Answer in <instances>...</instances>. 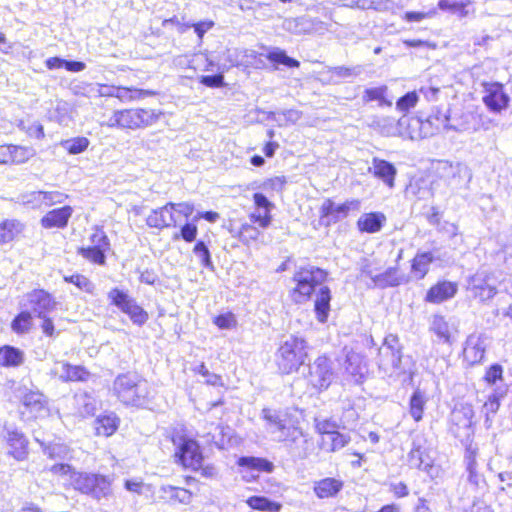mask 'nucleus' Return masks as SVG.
Wrapping results in <instances>:
<instances>
[{"mask_svg":"<svg viewBox=\"0 0 512 512\" xmlns=\"http://www.w3.org/2000/svg\"><path fill=\"white\" fill-rule=\"evenodd\" d=\"M327 273L316 267L301 268L294 275L296 287L291 291V298L295 303L306 302L317 286L314 310L319 322L327 321L330 312L331 292L327 286H323Z\"/></svg>","mask_w":512,"mask_h":512,"instance_id":"1","label":"nucleus"},{"mask_svg":"<svg viewBox=\"0 0 512 512\" xmlns=\"http://www.w3.org/2000/svg\"><path fill=\"white\" fill-rule=\"evenodd\" d=\"M112 391L126 406L145 408L153 398L149 383L132 372L118 375L113 382Z\"/></svg>","mask_w":512,"mask_h":512,"instance_id":"2","label":"nucleus"},{"mask_svg":"<svg viewBox=\"0 0 512 512\" xmlns=\"http://www.w3.org/2000/svg\"><path fill=\"white\" fill-rule=\"evenodd\" d=\"M308 344L304 338L290 335L281 342L275 354V362L283 374H291L305 363Z\"/></svg>","mask_w":512,"mask_h":512,"instance_id":"3","label":"nucleus"},{"mask_svg":"<svg viewBox=\"0 0 512 512\" xmlns=\"http://www.w3.org/2000/svg\"><path fill=\"white\" fill-rule=\"evenodd\" d=\"M402 352L399 339L394 334L385 337L379 349V369L390 378L405 376L407 371L402 366Z\"/></svg>","mask_w":512,"mask_h":512,"instance_id":"4","label":"nucleus"},{"mask_svg":"<svg viewBox=\"0 0 512 512\" xmlns=\"http://www.w3.org/2000/svg\"><path fill=\"white\" fill-rule=\"evenodd\" d=\"M262 418L266 422L268 432L276 434L278 441L296 442L303 436L302 431L290 423L286 412L264 408L262 410Z\"/></svg>","mask_w":512,"mask_h":512,"instance_id":"5","label":"nucleus"},{"mask_svg":"<svg viewBox=\"0 0 512 512\" xmlns=\"http://www.w3.org/2000/svg\"><path fill=\"white\" fill-rule=\"evenodd\" d=\"M173 443L176 446L175 457L181 465L194 471L201 468L203 455L195 440L179 436L173 438Z\"/></svg>","mask_w":512,"mask_h":512,"instance_id":"6","label":"nucleus"},{"mask_svg":"<svg viewBox=\"0 0 512 512\" xmlns=\"http://www.w3.org/2000/svg\"><path fill=\"white\" fill-rule=\"evenodd\" d=\"M332 361L325 355L318 356L312 364L309 365L308 381L316 390H326L335 378V372L332 367Z\"/></svg>","mask_w":512,"mask_h":512,"instance_id":"7","label":"nucleus"},{"mask_svg":"<svg viewBox=\"0 0 512 512\" xmlns=\"http://www.w3.org/2000/svg\"><path fill=\"white\" fill-rule=\"evenodd\" d=\"M3 438L7 446V454L17 461H24L29 454V441L19 429L13 426H4Z\"/></svg>","mask_w":512,"mask_h":512,"instance_id":"8","label":"nucleus"},{"mask_svg":"<svg viewBox=\"0 0 512 512\" xmlns=\"http://www.w3.org/2000/svg\"><path fill=\"white\" fill-rule=\"evenodd\" d=\"M430 331L437 337L439 343L449 346L456 342L459 334L457 321L439 314L431 317Z\"/></svg>","mask_w":512,"mask_h":512,"instance_id":"9","label":"nucleus"},{"mask_svg":"<svg viewBox=\"0 0 512 512\" xmlns=\"http://www.w3.org/2000/svg\"><path fill=\"white\" fill-rule=\"evenodd\" d=\"M108 297L122 312L129 315L133 323L142 325L148 319L147 313L132 298L119 289H112Z\"/></svg>","mask_w":512,"mask_h":512,"instance_id":"10","label":"nucleus"},{"mask_svg":"<svg viewBox=\"0 0 512 512\" xmlns=\"http://www.w3.org/2000/svg\"><path fill=\"white\" fill-rule=\"evenodd\" d=\"M483 103L492 112L499 113L505 110L510 102L509 95L504 91L502 84L483 83Z\"/></svg>","mask_w":512,"mask_h":512,"instance_id":"11","label":"nucleus"},{"mask_svg":"<svg viewBox=\"0 0 512 512\" xmlns=\"http://www.w3.org/2000/svg\"><path fill=\"white\" fill-rule=\"evenodd\" d=\"M120 111L121 129L136 130L152 125L157 116L152 110L123 109Z\"/></svg>","mask_w":512,"mask_h":512,"instance_id":"12","label":"nucleus"},{"mask_svg":"<svg viewBox=\"0 0 512 512\" xmlns=\"http://www.w3.org/2000/svg\"><path fill=\"white\" fill-rule=\"evenodd\" d=\"M343 368L348 379L355 384L362 383L368 374L365 357L353 350L347 351Z\"/></svg>","mask_w":512,"mask_h":512,"instance_id":"13","label":"nucleus"},{"mask_svg":"<svg viewBox=\"0 0 512 512\" xmlns=\"http://www.w3.org/2000/svg\"><path fill=\"white\" fill-rule=\"evenodd\" d=\"M360 201L352 199L341 204H336L331 200H326L321 207L323 216L329 217L333 221H338L348 216L350 211L360 209Z\"/></svg>","mask_w":512,"mask_h":512,"instance_id":"14","label":"nucleus"},{"mask_svg":"<svg viewBox=\"0 0 512 512\" xmlns=\"http://www.w3.org/2000/svg\"><path fill=\"white\" fill-rule=\"evenodd\" d=\"M485 355V338L481 334H471L468 336L463 349L464 360L474 365L480 363Z\"/></svg>","mask_w":512,"mask_h":512,"instance_id":"15","label":"nucleus"},{"mask_svg":"<svg viewBox=\"0 0 512 512\" xmlns=\"http://www.w3.org/2000/svg\"><path fill=\"white\" fill-rule=\"evenodd\" d=\"M408 462L411 467L423 470L432 475L434 466L425 447L423 446L422 439L417 438L413 441L412 449L408 454Z\"/></svg>","mask_w":512,"mask_h":512,"instance_id":"16","label":"nucleus"},{"mask_svg":"<svg viewBox=\"0 0 512 512\" xmlns=\"http://www.w3.org/2000/svg\"><path fill=\"white\" fill-rule=\"evenodd\" d=\"M72 214L73 208L71 206H63L61 208L53 209L41 218L40 224L45 229H63L67 226Z\"/></svg>","mask_w":512,"mask_h":512,"instance_id":"17","label":"nucleus"},{"mask_svg":"<svg viewBox=\"0 0 512 512\" xmlns=\"http://www.w3.org/2000/svg\"><path fill=\"white\" fill-rule=\"evenodd\" d=\"M146 224L151 228L157 229L174 227L173 202L152 210L146 219Z\"/></svg>","mask_w":512,"mask_h":512,"instance_id":"18","label":"nucleus"},{"mask_svg":"<svg viewBox=\"0 0 512 512\" xmlns=\"http://www.w3.org/2000/svg\"><path fill=\"white\" fill-rule=\"evenodd\" d=\"M28 301L38 317H44L46 313L54 310L56 302L45 290H34L27 295Z\"/></svg>","mask_w":512,"mask_h":512,"instance_id":"19","label":"nucleus"},{"mask_svg":"<svg viewBox=\"0 0 512 512\" xmlns=\"http://www.w3.org/2000/svg\"><path fill=\"white\" fill-rule=\"evenodd\" d=\"M469 288L473 295L481 301H487L496 294V288L488 282L487 275L484 272H477L471 277Z\"/></svg>","mask_w":512,"mask_h":512,"instance_id":"20","label":"nucleus"},{"mask_svg":"<svg viewBox=\"0 0 512 512\" xmlns=\"http://www.w3.org/2000/svg\"><path fill=\"white\" fill-rule=\"evenodd\" d=\"M457 290L458 286L456 283L441 281L428 290L425 300L430 303L439 304L453 298L457 293Z\"/></svg>","mask_w":512,"mask_h":512,"instance_id":"21","label":"nucleus"},{"mask_svg":"<svg viewBox=\"0 0 512 512\" xmlns=\"http://www.w3.org/2000/svg\"><path fill=\"white\" fill-rule=\"evenodd\" d=\"M344 482L338 478L326 477L315 481L313 491L317 498L328 499L336 497L343 489Z\"/></svg>","mask_w":512,"mask_h":512,"instance_id":"22","label":"nucleus"},{"mask_svg":"<svg viewBox=\"0 0 512 512\" xmlns=\"http://www.w3.org/2000/svg\"><path fill=\"white\" fill-rule=\"evenodd\" d=\"M53 373L62 381H85L89 373L82 366H73L65 362H57Z\"/></svg>","mask_w":512,"mask_h":512,"instance_id":"23","label":"nucleus"},{"mask_svg":"<svg viewBox=\"0 0 512 512\" xmlns=\"http://www.w3.org/2000/svg\"><path fill=\"white\" fill-rule=\"evenodd\" d=\"M95 481H92L85 491V495L92 497L95 500L108 498L112 494V479L109 476L95 473Z\"/></svg>","mask_w":512,"mask_h":512,"instance_id":"24","label":"nucleus"},{"mask_svg":"<svg viewBox=\"0 0 512 512\" xmlns=\"http://www.w3.org/2000/svg\"><path fill=\"white\" fill-rule=\"evenodd\" d=\"M73 405L75 410L74 414L79 418L92 417L97 411L96 399L86 392L75 394L73 397Z\"/></svg>","mask_w":512,"mask_h":512,"instance_id":"25","label":"nucleus"},{"mask_svg":"<svg viewBox=\"0 0 512 512\" xmlns=\"http://www.w3.org/2000/svg\"><path fill=\"white\" fill-rule=\"evenodd\" d=\"M321 448L327 452H335L345 447L350 442L347 434L338 431H327L320 428Z\"/></svg>","mask_w":512,"mask_h":512,"instance_id":"26","label":"nucleus"},{"mask_svg":"<svg viewBox=\"0 0 512 512\" xmlns=\"http://www.w3.org/2000/svg\"><path fill=\"white\" fill-rule=\"evenodd\" d=\"M421 125V118L404 115L399 119V136L411 140L423 139Z\"/></svg>","mask_w":512,"mask_h":512,"instance_id":"27","label":"nucleus"},{"mask_svg":"<svg viewBox=\"0 0 512 512\" xmlns=\"http://www.w3.org/2000/svg\"><path fill=\"white\" fill-rule=\"evenodd\" d=\"M369 172L381 179L390 188L394 187L396 168L393 164L379 158H373L372 167L369 168Z\"/></svg>","mask_w":512,"mask_h":512,"instance_id":"28","label":"nucleus"},{"mask_svg":"<svg viewBox=\"0 0 512 512\" xmlns=\"http://www.w3.org/2000/svg\"><path fill=\"white\" fill-rule=\"evenodd\" d=\"M363 273L371 278L374 285L380 288L398 286L404 281V276L398 273L397 268H388L385 272L374 275L372 271L363 270Z\"/></svg>","mask_w":512,"mask_h":512,"instance_id":"29","label":"nucleus"},{"mask_svg":"<svg viewBox=\"0 0 512 512\" xmlns=\"http://www.w3.org/2000/svg\"><path fill=\"white\" fill-rule=\"evenodd\" d=\"M422 136L424 138L431 137L443 129H450L449 117L446 114L437 112L430 115L427 119L422 120Z\"/></svg>","mask_w":512,"mask_h":512,"instance_id":"30","label":"nucleus"},{"mask_svg":"<svg viewBox=\"0 0 512 512\" xmlns=\"http://www.w3.org/2000/svg\"><path fill=\"white\" fill-rule=\"evenodd\" d=\"M23 405L35 417L43 416L47 413V402L43 394L30 391L22 397Z\"/></svg>","mask_w":512,"mask_h":512,"instance_id":"31","label":"nucleus"},{"mask_svg":"<svg viewBox=\"0 0 512 512\" xmlns=\"http://www.w3.org/2000/svg\"><path fill=\"white\" fill-rule=\"evenodd\" d=\"M238 465L251 472L249 476L244 475L245 478L255 479L258 477V474H254V472H271L273 470V464L263 458L241 457L238 460Z\"/></svg>","mask_w":512,"mask_h":512,"instance_id":"32","label":"nucleus"},{"mask_svg":"<svg viewBox=\"0 0 512 512\" xmlns=\"http://www.w3.org/2000/svg\"><path fill=\"white\" fill-rule=\"evenodd\" d=\"M25 225L16 219H5L0 222V244L13 241L24 231Z\"/></svg>","mask_w":512,"mask_h":512,"instance_id":"33","label":"nucleus"},{"mask_svg":"<svg viewBox=\"0 0 512 512\" xmlns=\"http://www.w3.org/2000/svg\"><path fill=\"white\" fill-rule=\"evenodd\" d=\"M385 220L386 217L382 213H366L358 219L357 226L362 232L376 233L381 230Z\"/></svg>","mask_w":512,"mask_h":512,"instance_id":"34","label":"nucleus"},{"mask_svg":"<svg viewBox=\"0 0 512 512\" xmlns=\"http://www.w3.org/2000/svg\"><path fill=\"white\" fill-rule=\"evenodd\" d=\"M434 261L431 252H418L412 260L411 272L417 279H423L429 271L430 264Z\"/></svg>","mask_w":512,"mask_h":512,"instance_id":"35","label":"nucleus"},{"mask_svg":"<svg viewBox=\"0 0 512 512\" xmlns=\"http://www.w3.org/2000/svg\"><path fill=\"white\" fill-rule=\"evenodd\" d=\"M439 170L441 172L442 177H464L467 178V181L469 182L472 178V174L470 169L461 163H450L447 161H443L440 163Z\"/></svg>","mask_w":512,"mask_h":512,"instance_id":"36","label":"nucleus"},{"mask_svg":"<svg viewBox=\"0 0 512 512\" xmlns=\"http://www.w3.org/2000/svg\"><path fill=\"white\" fill-rule=\"evenodd\" d=\"M24 354L21 350L12 347L4 346L0 348V365L5 367H16L23 363Z\"/></svg>","mask_w":512,"mask_h":512,"instance_id":"37","label":"nucleus"},{"mask_svg":"<svg viewBox=\"0 0 512 512\" xmlns=\"http://www.w3.org/2000/svg\"><path fill=\"white\" fill-rule=\"evenodd\" d=\"M119 424L118 417L111 413L97 418L95 430L98 435L111 436L117 430Z\"/></svg>","mask_w":512,"mask_h":512,"instance_id":"38","label":"nucleus"},{"mask_svg":"<svg viewBox=\"0 0 512 512\" xmlns=\"http://www.w3.org/2000/svg\"><path fill=\"white\" fill-rule=\"evenodd\" d=\"M371 126L384 136H399V120L395 122L391 117L376 118Z\"/></svg>","mask_w":512,"mask_h":512,"instance_id":"39","label":"nucleus"},{"mask_svg":"<svg viewBox=\"0 0 512 512\" xmlns=\"http://www.w3.org/2000/svg\"><path fill=\"white\" fill-rule=\"evenodd\" d=\"M162 497L167 500L177 501L188 504L192 499V493L184 488L174 486H163L161 488Z\"/></svg>","mask_w":512,"mask_h":512,"instance_id":"40","label":"nucleus"},{"mask_svg":"<svg viewBox=\"0 0 512 512\" xmlns=\"http://www.w3.org/2000/svg\"><path fill=\"white\" fill-rule=\"evenodd\" d=\"M427 402L425 393L417 389L410 399V415L419 422L423 417L424 407Z\"/></svg>","mask_w":512,"mask_h":512,"instance_id":"41","label":"nucleus"},{"mask_svg":"<svg viewBox=\"0 0 512 512\" xmlns=\"http://www.w3.org/2000/svg\"><path fill=\"white\" fill-rule=\"evenodd\" d=\"M470 5L469 0L451 1V0H440L438 7L441 10H449L459 18H464L469 15L468 6Z\"/></svg>","mask_w":512,"mask_h":512,"instance_id":"42","label":"nucleus"},{"mask_svg":"<svg viewBox=\"0 0 512 512\" xmlns=\"http://www.w3.org/2000/svg\"><path fill=\"white\" fill-rule=\"evenodd\" d=\"M95 473H88V472H78L71 474V486L79 491L80 493L84 494L85 491L88 490L89 484H91L92 481H95L94 479Z\"/></svg>","mask_w":512,"mask_h":512,"instance_id":"43","label":"nucleus"},{"mask_svg":"<svg viewBox=\"0 0 512 512\" xmlns=\"http://www.w3.org/2000/svg\"><path fill=\"white\" fill-rule=\"evenodd\" d=\"M388 92V87L382 85L379 87L368 88L364 91L363 100L365 102L379 101L380 105L391 106V101L385 99Z\"/></svg>","mask_w":512,"mask_h":512,"instance_id":"44","label":"nucleus"},{"mask_svg":"<svg viewBox=\"0 0 512 512\" xmlns=\"http://www.w3.org/2000/svg\"><path fill=\"white\" fill-rule=\"evenodd\" d=\"M247 504L256 510L262 511H270V512H278L281 508L280 504L276 502H272L265 497L261 496H252L248 498Z\"/></svg>","mask_w":512,"mask_h":512,"instance_id":"45","label":"nucleus"},{"mask_svg":"<svg viewBox=\"0 0 512 512\" xmlns=\"http://www.w3.org/2000/svg\"><path fill=\"white\" fill-rule=\"evenodd\" d=\"M116 98L125 102L132 101L135 99L144 98L148 95H151V92L147 90L135 89V88H127V87H117Z\"/></svg>","mask_w":512,"mask_h":512,"instance_id":"46","label":"nucleus"},{"mask_svg":"<svg viewBox=\"0 0 512 512\" xmlns=\"http://www.w3.org/2000/svg\"><path fill=\"white\" fill-rule=\"evenodd\" d=\"M64 281L67 283L73 284L79 290L93 293L94 285L93 283L82 274H72V275H64Z\"/></svg>","mask_w":512,"mask_h":512,"instance_id":"47","label":"nucleus"},{"mask_svg":"<svg viewBox=\"0 0 512 512\" xmlns=\"http://www.w3.org/2000/svg\"><path fill=\"white\" fill-rule=\"evenodd\" d=\"M267 59L271 62L283 64L288 67H299V61L287 56L284 50L275 48L267 55Z\"/></svg>","mask_w":512,"mask_h":512,"instance_id":"48","label":"nucleus"},{"mask_svg":"<svg viewBox=\"0 0 512 512\" xmlns=\"http://www.w3.org/2000/svg\"><path fill=\"white\" fill-rule=\"evenodd\" d=\"M89 143L86 137H76L62 142V147L70 154H79L88 148Z\"/></svg>","mask_w":512,"mask_h":512,"instance_id":"49","label":"nucleus"},{"mask_svg":"<svg viewBox=\"0 0 512 512\" xmlns=\"http://www.w3.org/2000/svg\"><path fill=\"white\" fill-rule=\"evenodd\" d=\"M11 164H21L29 160L33 155V149L24 146L10 145Z\"/></svg>","mask_w":512,"mask_h":512,"instance_id":"50","label":"nucleus"},{"mask_svg":"<svg viewBox=\"0 0 512 512\" xmlns=\"http://www.w3.org/2000/svg\"><path fill=\"white\" fill-rule=\"evenodd\" d=\"M32 325V317L29 312H21L12 322V329L16 333L29 331Z\"/></svg>","mask_w":512,"mask_h":512,"instance_id":"51","label":"nucleus"},{"mask_svg":"<svg viewBox=\"0 0 512 512\" xmlns=\"http://www.w3.org/2000/svg\"><path fill=\"white\" fill-rule=\"evenodd\" d=\"M418 99L419 97L416 91L408 92L398 99L396 109L400 112H407L416 106Z\"/></svg>","mask_w":512,"mask_h":512,"instance_id":"52","label":"nucleus"},{"mask_svg":"<svg viewBox=\"0 0 512 512\" xmlns=\"http://www.w3.org/2000/svg\"><path fill=\"white\" fill-rule=\"evenodd\" d=\"M79 253L87 260L96 263V264H104L105 263V251L97 249L96 247L89 246L87 248H80Z\"/></svg>","mask_w":512,"mask_h":512,"instance_id":"53","label":"nucleus"},{"mask_svg":"<svg viewBox=\"0 0 512 512\" xmlns=\"http://www.w3.org/2000/svg\"><path fill=\"white\" fill-rule=\"evenodd\" d=\"M193 253L196 255V257H198L200 259L201 264L204 267H206V268L213 267L210 252L204 242H202V241L197 242L193 248Z\"/></svg>","mask_w":512,"mask_h":512,"instance_id":"54","label":"nucleus"},{"mask_svg":"<svg viewBox=\"0 0 512 512\" xmlns=\"http://www.w3.org/2000/svg\"><path fill=\"white\" fill-rule=\"evenodd\" d=\"M43 452L51 459H63L68 454V447L64 444H51L43 447Z\"/></svg>","mask_w":512,"mask_h":512,"instance_id":"55","label":"nucleus"},{"mask_svg":"<svg viewBox=\"0 0 512 512\" xmlns=\"http://www.w3.org/2000/svg\"><path fill=\"white\" fill-rule=\"evenodd\" d=\"M250 220L253 223H257L261 228H267L270 226L272 221L271 212L263 209H255L250 215Z\"/></svg>","mask_w":512,"mask_h":512,"instance_id":"56","label":"nucleus"},{"mask_svg":"<svg viewBox=\"0 0 512 512\" xmlns=\"http://www.w3.org/2000/svg\"><path fill=\"white\" fill-rule=\"evenodd\" d=\"M23 204L30 205L34 209L43 208V191H33L21 196Z\"/></svg>","mask_w":512,"mask_h":512,"instance_id":"57","label":"nucleus"},{"mask_svg":"<svg viewBox=\"0 0 512 512\" xmlns=\"http://www.w3.org/2000/svg\"><path fill=\"white\" fill-rule=\"evenodd\" d=\"M261 232L258 228L254 227L251 224H243L240 229L239 237L242 242L249 243L251 241H256Z\"/></svg>","mask_w":512,"mask_h":512,"instance_id":"58","label":"nucleus"},{"mask_svg":"<svg viewBox=\"0 0 512 512\" xmlns=\"http://www.w3.org/2000/svg\"><path fill=\"white\" fill-rule=\"evenodd\" d=\"M66 198L67 195L58 191H43V207L61 204L65 201Z\"/></svg>","mask_w":512,"mask_h":512,"instance_id":"59","label":"nucleus"},{"mask_svg":"<svg viewBox=\"0 0 512 512\" xmlns=\"http://www.w3.org/2000/svg\"><path fill=\"white\" fill-rule=\"evenodd\" d=\"M18 127L27 132L31 137L41 139L44 137L43 126L39 122H33L26 126L24 121H20Z\"/></svg>","mask_w":512,"mask_h":512,"instance_id":"60","label":"nucleus"},{"mask_svg":"<svg viewBox=\"0 0 512 512\" xmlns=\"http://www.w3.org/2000/svg\"><path fill=\"white\" fill-rule=\"evenodd\" d=\"M91 243L92 247H96L103 251H107L109 248V240L103 230H96L91 235Z\"/></svg>","mask_w":512,"mask_h":512,"instance_id":"61","label":"nucleus"},{"mask_svg":"<svg viewBox=\"0 0 512 512\" xmlns=\"http://www.w3.org/2000/svg\"><path fill=\"white\" fill-rule=\"evenodd\" d=\"M214 324L218 326L220 329H232L236 326L237 321L232 313H226L217 316L214 319Z\"/></svg>","mask_w":512,"mask_h":512,"instance_id":"62","label":"nucleus"},{"mask_svg":"<svg viewBox=\"0 0 512 512\" xmlns=\"http://www.w3.org/2000/svg\"><path fill=\"white\" fill-rule=\"evenodd\" d=\"M286 184V179L283 176H276L270 179H267L263 182L262 188L264 190H272V191H281Z\"/></svg>","mask_w":512,"mask_h":512,"instance_id":"63","label":"nucleus"},{"mask_svg":"<svg viewBox=\"0 0 512 512\" xmlns=\"http://www.w3.org/2000/svg\"><path fill=\"white\" fill-rule=\"evenodd\" d=\"M301 116H302V114L300 111L295 110V109H289V110L282 111L279 114V118L277 120L280 122H284L285 124H288V123L294 124L301 119Z\"/></svg>","mask_w":512,"mask_h":512,"instance_id":"64","label":"nucleus"}]
</instances>
